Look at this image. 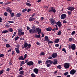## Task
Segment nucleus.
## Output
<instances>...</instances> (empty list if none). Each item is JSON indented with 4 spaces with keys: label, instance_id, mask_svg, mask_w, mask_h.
<instances>
[{
    "label": "nucleus",
    "instance_id": "nucleus-3",
    "mask_svg": "<svg viewBox=\"0 0 77 77\" xmlns=\"http://www.w3.org/2000/svg\"><path fill=\"white\" fill-rule=\"evenodd\" d=\"M50 21L51 24L52 25H53V24H56V21L53 19H50Z\"/></svg>",
    "mask_w": 77,
    "mask_h": 77
},
{
    "label": "nucleus",
    "instance_id": "nucleus-64",
    "mask_svg": "<svg viewBox=\"0 0 77 77\" xmlns=\"http://www.w3.org/2000/svg\"><path fill=\"white\" fill-rule=\"evenodd\" d=\"M36 44L37 45H40V43H39L38 42H36Z\"/></svg>",
    "mask_w": 77,
    "mask_h": 77
},
{
    "label": "nucleus",
    "instance_id": "nucleus-9",
    "mask_svg": "<svg viewBox=\"0 0 77 77\" xmlns=\"http://www.w3.org/2000/svg\"><path fill=\"white\" fill-rule=\"evenodd\" d=\"M67 9L69 10V11H74V7H73L69 6L67 8Z\"/></svg>",
    "mask_w": 77,
    "mask_h": 77
},
{
    "label": "nucleus",
    "instance_id": "nucleus-8",
    "mask_svg": "<svg viewBox=\"0 0 77 77\" xmlns=\"http://www.w3.org/2000/svg\"><path fill=\"white\" fill-rule=\"evenodd\" d=\"M75 72H76V70L74 69H72L70 72V74L72 75H74Z\"/></svg>",
    "mask_w": 77,
    "mask_h": 77
},
{
    "label": "nucleus",
    "instance_id": "nucleus-56",
    "mask_svg": "<svg viewBox=\"0 0 77 77\" xmlns=\"http://www.w3.org/2000/svg\"><path fill=\"white\" fill-rule=\"evenodd\" d=\"M5 27H9V25H8V24H6L5 25Z\"/></svg>",
    "mask_w": 77,
    "mask_h": 77
},
{
    "label": "nucleus",
    "instance_id": "nucleus-59",
    "mask_svg": "<svg viewBox=\"0 0 77 77\" xmlns=\"http://www.w3.org/2000/svg\"><path fill=\"white\" fill-rule=\"evenodd\" d=\"M26 29L27 30H30V27H29V26H27L26 28Z\"/></svg>",
    "mask_w": 77,
    "mask_h": 77
},
{
    "label": "nucleus",
    "instance_id": "nucleus-24",
    "mask_svg": "<svg viewBox=\"0 0 77 77\" xmlns=\"http://www.w3.org/2000/svg\"><path fill=\"white\" fill-rule=\"evenodd\" d=\"M35 37L36 38H41V35H40V34L36 35H35Z\"/></svg>",
    "mask_w": 77,
    "mask_h": 77
},
{
    "label": "nucleus",
    "instance_id": "nucleus-58",
    "mask_svg": "<svg viewBox=\"0 0 77 77\" xmlns=\"http://www.w3.org/2000/svg\"><path fill=\"white\" fill-rule=\"evenodd\" d=\"M63 23H67V22L66 21V20H63Z\"/></svg>",
    "mask_w": 77,
    "mask_h": 77
},
{
    "label": "nucleus",
    "instance_id": "nucleus-10",
    "mask_svg": "<svg viewBox=\"0 0 77 77\" xmlns=\"http://www.w3.org/2000/svg\"><path fill=\"white\" fill-rule=\"evenodd\" d=\"M57 56V54L56 53H54L52 55L51 57L53 58H56Z\"/></svg>",
    "mask_w": 77,
    "mask_h": 77
},
{
    "label": "nucleus",
    "instance_id": "nucleus-53",
    "mask_svg": "<svg viewBox=\"0 0 77 77\" xmlns=\"http://www.w3.org/2000/svg\"><path fill=\"white\" fill-rule=\"evenodd\" d=\"M48 43H53V42L51 41H49L48 40Z\"/></svg>",
    "mask_w": 77,
    "mask_h": 77
},
{
    "label": "nucleus",
    "instance_id": "nucleus-41",
    "mask_svg": "<svg viewBox=\"0 0 77 77\" xmlns=\"http://www.w3.org/2000/svg\"><path fill=\"white\" fill-rule=\"evenodd\" d=\"M75 31H74L72 32L71 35H74V34H75Z\"/></svg>",
    "mask_w": 77,
    "mask_h": 77
},
{
    "label": "nucleus",
    "instance_id": "nucleus-52",
    "mask_svg": "<svg viewBox=\"0 0 77 77\" xmlns=\"http://www.w3.org/2000/svg\"><path fill=\"white\" fill-rule=\"evenodd\" d=\"M3 73V70L0 71V75Z\"/></svg>",
    "mask_w": 77,
    "mask_h": 77
},
{
    "label": "nucleus",
    "instance_id": "nucleus-18",
    "mask_svg": "<svg viewBox=\"0 0 77 77\" xmlns=\"http://www.w3.org/2000/svg\"><path fill=\"white\" fill-rule=\"evenodd\" d=\"M15 50L16 51L17 53V54H18L19 53H20V50L18 49V48H15Z\"/></svg>",
    "mask_w": 77,
    "mask_h": 77
},
{
    "label": "nucleus",
    "instance_id": "nucleus-1",
    "mask_svg": "<svg viewBox=\"0 0 77 77\" xmlns=\"http://www.w3.org/2000/svg\"><path fill=\"white\" fill-rule=\"evenodd\" d=\"M48 11L49 12H53L54 13H55L56 11V9H54V7H51L50 8H49Z\"/></svg>",
    "mask_w": 77,
    "mask_h": 77
},
{
    "label": "nucleus",
    "instance_id": "nucleus-14",
    "mask_svg": "<svg viewBox=\"0 0 77 77\" xmlns=\"http://www.w3.org/2000/svg\"><path fill=\"white\" fill-rule=\"evenodd\" d=\"M45 39L44 40V41H47V42H48V41H49V39H48V37L47 36H45Z\"/></svg>",
    "mask_w": 77,
    "mask_h": 77
},
{
    "label": "nucleus",
    "instance_id": "nucleus-48",
    "mask_svg": "<svg viewBox=\"0 0 77 77\" xmlns=\"http://www.w3.org/2000/svg\"><path fill=\"white\" fill-rule=\"evenodd\" d=\"M10 47V45L9 44H7L6 47H7V48H9V47Z\"/></svg>",
    "mask_w": 77,
    "mask_h": 77
},
{
    "label": "nucleus",
    "instance_id": "nucleus-34",
    "mask_svg": "<svg viewBox=\"0 0 77 77\" xmlns=\"http://www.w3.org/2000/svg\"><path fill=\"white\" fill-rule=\"evenodd\" d=\"M7 32H8V30H5L3 31L2 32V33H7Z\"/></svg>",
    "mask_w": 77,
    "mask_h": 77
},
{
    "label": "nucleus",
    "instance_id": "nucleus-44",
    "mask_svg": "<svg viewBox=\"0 0 77 77\" xmlns=\"http://www.w3.org/2000/svg\"><path fill=\"white\" fill-rule=\"evenodd\" d=\"M4 16H5V17L7 16L8 15V13L6 12H5L4 14Z\"/></svg>",
    "mask_w": 77,
    "mask_h": 77
},
{
    "label": "nucleus",
    "instance_id": "nucleus-29",
    "mask_svg": "<svg viewBox=\"0 0 77 77\" xmlns=\"http://www.w3.org/2000/svg\"><path fill=\"white\" fill-rule=\"evenodd\" d=\"M62 33V31L60 30H59L58 31V32L57 33V35H60Z\"/></svg>",
    "mask_w": 77,
    "mask_h": 77
},
{
    "label": "nucleus",
    "instance_id": "nucleus-49",
    "mask_svg": "<svg viewBox=\"0 0 77 77\" xmlns=\"http://www.w3.org/2000/svg\"><path fill=\"white\" fill-rule=\"evenodd\" d=\"M31 75L32 77H35V75L34 73H32Z\"/></svg>",
    "mask_w": 77,
    "mask_h": 77
},
{
    "label": "nucleus",
    "instance_id": "nucleus-45",
    "mask_svg": "<svg viewBox=\"0 0 77 77\" xmlns=\"http://www.w3.org/2000/svg\"><path fill=\"white\" fill-rule=\"evenodd\" d=\"M27 9L25 8V9H23L22 10V12L23 13H24V12H26V11H27Z\"/></svg>",
    "mask_w": 77,
    "mask_h": 77
},
{
    "label": "nucleus",
    "instance_id": "nucleus-17",
    "mask_svg": "<svg viewBox=\"0 0 77 77\" xmlns=\"http://www.w3.org/2000/svg\"><path fill=\"white\" fill-rule=\"evenodd\" d=\"M18 35L20 36H21V35H24V32H22L20 33H18Z\"/></svg>",
    "mask_w": 77,
    "mask_h": 77
},
{
    "label": "nucleus",
    "instance_id": "nucleus-35",
    "mask_svg": "<svg viewBox=\"0 0 77 77\" xmlns=\"http://www.w3.org/2000/svg\"><path fill=\"white\" fill-rule=\"evenodd\" d=\"M57 68L58 69H61L62 68V66H61V65H59L57 66Z\"/></svg>",
    "mask_w": 77,
    "mask_h": 77
},
{
    "label": "nucleus",
    "instance_id": "nucleus-19",
    "mask_svg": "<svg viewBox=\"0 0 77 77\" xmlns=\"http://www.w3.org/2000/svg\"><path fill=\"white\" fill-rule=\"evenodd\" d=\"M6 11L7 12H9V13H10V14L12 13V11L11 9L7 10Z\"/></svg>",
    "mask_w": 77,
    "mask_h": 77
},
{
    "label": "nucleus",
    "instance_id": "nucleus-4",
    "mask_svg": "<svg viewBox=\"0 0 77 77\" xmlns=\"http://www.w3.org/2000/svg\"><path fill=\"white\" fill-rule=\"evenodd\" d=\"M66 17V14H63L61 16L60 18L61 20H63L65 19Z\"/></svg>",
    "mask_w": 77,
    "mask_h": 77
},
{
    "label": "nucleus",
    "instance_id": "nucleus-61",
    "mask_svg": "<svg viewBox=\"0 0 77 77\" xmlns=\"http://www.w3.org/2000/svg\"><path fill=\"white\" fill-rule=\"evenodd\" d=\"M38 63H39V64H40V63H42V61L41 60L38 61Z\"/></svg>",
    "mask_w": 77,
    "mask_h": 77
},
{
    "label": "nucleus",
    "instance_id": "nucleus-15",
    "mask_svg": "<svg viewBox=\"0 0 77 77\" xmlns=\"http://www.w3.org/2000/svg\"><path fill=\"white\" fill-rule=\"evenodd\" d=\"M53 65H56L57 63V59H55L54 60V62L53 63Z\"/></svg>",
    "mask_w": 77,
    "mask_h": 77
},
{
    "label": "nucleus",
    "instance_id": "nucleus-50",
    "mask_svg": "<svg viewBox=\"0 0 77 77\" xmlns=\"http://www.w3.org/2000/svg\"><path fill=\"white\" fill-rule=\"evenodd\" d=\"M46 65V66H47V67H50V66H51V64H47V65Z\"/></svg>",
    "mask_w": 77,
    "mask_h": 77
},
{
    "label": "nucleus",
    "instance_id": "nucleus-55",
    "mask_svg": "<svg viewBox=\"0 0 77 77\" xmlns=\"http://www.w3.org/2000/svg\"><path fill=\"white\" fill-rule=\"evenodd\" d=\"M2 40L4 42H6L7 41V40L5 38H2Z\"/></svg>",
    "mask_w": 77,
    "mask_h": 77
},
{
    "label": "nucleus",
    "instance_id": "nucleus-20",
    "mask_svg": "<svg viewBox=\"0 0 77 77\" xmlns=\"http://www.w3.org/2000/svg\"><path fill=\"white\" fill-rule=\"evenodd\" d=\"M60 40L59 39V38L58 39H56L54 40V43H58L59 42Z\"/></svg>",
    "mask_w": 77,
    "mask_h": 77
},
{
    "label": "nucleus",
    "instance_id": "nucleus-11",
    "mask_svg": "<svg viewBox=\"0 0 77 77\" xmlns=\"http://www.w3.org/2000/svg\"><path fill=\"white\" fill-rule=\"evenodd\" d=\"M71 48L72 50H74L75 49V45L73 44L71 45Z\"/></svg>",
    "mask_w": 77,
    "mask_h": 77
},
{
    "label": "nucleus",
    "instance_id": "nucleus-13",
    "mask_svg": "<svg viewBox=\"0 0 77 77\" xmlns=\"http://www.w3.org/2000/svg\"><path fill=\"white\" fill-rule=\"evenodd\" d=\"M21 13H18L16 14V17L17 18H19V17H20L21 16Z\"/></svg>",
    "mask_w": 77,
    "mask_h": 77
},
{
    "label": "nucleus",
    "instance_id": "nucleus-60",
    "mask_svg": "<svg viewBox=\"0 0 77 77\" xmlns=\"http://www.w3.org/2000/svg\"><path fill=\"white\" fill-rule=\"evenodd\" d=\"M27 54H25L24 55V59H26V58L27 57Z\"/></svg>",
    "mask_w": 77,
    "mask_h": 77
},
{
    "label": "nucleus",
    "instance_id": "nucleus-46",
    "mask_svg": "<svg viewBox=\"0 0 77 77\" xmlns=\"http://www.w3.org/2000/svg\"><path fill=\"white\" fill-rule=\"evenodd\" d=\"M68 74V72H67L65 73H64V75H67Z\"/></svg>",
    "mask_w": 77,
    "mask_h": 77
},
{
    "label": "nucleus",
    "instance_id": "nucleus-43",
    "mask_svg": "<svg viewBox=\"0 0 77 77\" xmlns=\"http://www.w3.org/2000/svg\"><path fill=\"white\" fill-rule=\"evenodd\" d=\"M53 63V61H51V60H49V63L50 64H52Z\"/></svg>",
    "mask_w": 77,
    "mask_h": 77
},
{
    "label": "nucleus",
    "instance_id": "nucleus-30",
    "mask_svg": "<svg viewBox=\"0 0 77 77\" xmlns=\"http://www.w3.org/2000/svg\"><path fill=\"white\" fill-rule=\"evenodd\" d=\"M32 30H36V26L35 25H33L32 27Z\"/></svg>",
    "mask_w": 77,
    "mask_h": 77
},
{
    "label": "nucleus",
    "instance_id": "nucleus-57",
    "mask_svg": "<svg viewBox=\"0 0 77 77\" xmlns=\"http://www.w3.org/2000/svg\"><path fill=\"white\" fill-rule=\"evenodd\" d=\"M71 11H68V14L69 15H71Z\"/></svg>",
    "mask_w": 77,
    "mask_h": 77
},
{
    "label": "nucleus",
    "instance_id": "nucleus-36",
    "mask_svg": "<svg viewBox=\"0 0 77 77\" xmlns=\"http://www.w3.org/2000/svg\"><path fill=\"white\" fill-rule=\"evenodd\" d=\"M62 51H64V52L65 53H66V50H65V49L64 48H63L62 49Z\"/></svg>",
    "mask_w": 77,
    "mask_h": 77
},
{
    "label": "nucleus",
    "instance_id": "nucleus-5",
    "mask_svg": "<svg viewBox=\"0 0 77 77\" xmlns=\"http://www.w3.org/2000/svg\"><path fill=\"white\" fill-rule=\"evenodd\" d=\"M56 24L58 26L59 28H60V27H61L62 26L60 21H58L56 23Z\"/></svg>",
    "mask_w": 77,
    "mask_h": 77
},
{
    "label": "nucleus",
    "instance_id": "nucleus-7",
    "mask_svg": "<svg viewBox=\"0 0 77 77\" xmlns=\"http://www.w3.org/2000/svg\"><path fill=\"white\" fill-rule=\"evenodd\" d=\"M36 31L38 32V34H39L41 33V29H39V28H36Z\"/></svg>",
    "mask_w": 77,
    "mask_h": 77
},
{
    "label": "nucleus",
    "instance_id": "nucleus-23",
    "mask_svg": "<svg viewBox=\"0 0 77 77\" xmlns=\"http://www.w3.org/2000/svg\"><path fill=\"white\" fill-rule=\"evenodd\" d=\"M24 48H27L28 46V44L26 43H25L23 45Z\"/></svg>",
    "mask_w": 77,
    "mask_h": 77
},
{
    "label": "nucleus",
    "instance_id": "nucleus-25",
    "mask_svg": "<svg viewBox=\"0 0 77 77\" xmlns=\"http://www.w3.org/2000/svg\"><path fill=\"white\" fill-rule=\"evenodd\" d=\"M19 60H24V57L23 56H20L19 57Z\"/></svg>",
    "mask_w": 77,
    "mask_h": 77
},
{
    "label": "nucleus",
    "instance_id": "nucleus-42",
    "mask_svg": "<svg viewBox=\"0 0 77 77\" xmlns=\"http://www.w3.org/2000/svg\"><path fill=\"white\" fill-rule=\"evenodd\" d=\"M48 63H49V60H47L45 62V64H48Z\"/></svg>",
    "mask_w": 77,
    "mask_h": 77
},
{
    "label": "nucleus",
    "instance_id": "nucleus-28",
    "mask_svg": "<svg viewBox=\"0 0 77 77\" xmlns=\"http://www.w3.org/2000/svg\"><path fill=\"white\" fill-rule=\"evenodd\" d=\"M24 73V71L22 70L19 72V74L20 75H23V73Z\"/></svg>",
    "mask_w": 77,
    "mask_h": 77
},
{
    "label": "nucleus",
    "instance_id": "nucleus-63",
    "mask_svg": "<svg viewBox=\"0 0 77 77\" xmlns=\"http://www.w3.org/2000/svg\"><path fill=\"white\" fill-rule=\"evenodd\" d=\"M30 11H31V9L30 8H29L27 10V12H29Z\"/></svg>",
    "mask_w": 77,
    "mask_h": 77
},
{
    "label": "nucleus",
    "instance_id": "nucleus-38",
    "mask_svg": "<svg viewBox=\"0 0 77 77\" xmlns=\"http://www.w3.org/2000/svg\"><path fill=\"white\" fill-rule=\"evenodd\" d=\"M73 39V38H71L69 39V42H71V41H72V39Z\"/></svg>",
    "mask_w": 77,
    "mask_h": 77
},
{
    "label": "nucleus",
    "instance_id": "nucleus-37",
    "mask_svg": "<svg viewBox=\"0 0 77 77\" xmlns=\"http://www.w3.org/2000/svg\"><path fill=\"white\" fill-rule=\"evenodd\" d=\"M16 33H17V32H15L14 33L12 36V38H14V36H15V35H16Z\"/></svg>",
    "mask_w": 77,
    "mask_h": 77
},
{
    "label": "nucleus",
    "instance_id": "nucleus-39",
    "mask_svg": "<svg viewBox=\"0 0 77 77\" xmlns=\"http://www.w3.org/2000/svg\"><path fill=\"white\" fill-rule=\"evenodd\" d=\"M18 39H19V37L17 36L15 38L14 40H15V41H17V40H18Z\"/></svg>",
    "mask_w": 77,
    "mask_h": 77
},
{
    "label": "nucleus",
    "instance_id": "nucleus-21",
    "mask_svg": "<svg viewBox=\"0 0 77 77\" xmlns=\"http://www.w3.org/2000/svg\"><path fill=\"white\" fill-rule=\"evenodd\" d=\"M35 20V18L32 17H31L29 18V21H32L33 20Z\"/></svg>",
    "mask_w": 77,
    "mask_h": 77
},
{
    "label": "nucleus",
    "instance_id": "nucleus-26",
    "mask_svg": "<svg viewBox=\"0 0 77 77\" xmlns=\"http://www.w3.org/2000/svg\"><path fill=\"white\" fill-rule=\"evenodd\" d=\"M26 5H27L28 6H29V7L32 6V5H31V4L28 2H26Z\"/></svg>",
    "mask_w": 77,
    "mask_h": 77
},
{
    "label": "nucleus",
    "instance_id": "nucleus-40",
    "mask_svg": "<svg viewBox=\"0 0 77 77\" xmlns=\"http://www.w3.org/2000/svg\"><path fill=\"white\" fill-rule=\"evenodd\" d=\"M11 13V14H11V17H13L14 16V15H15V14L14 13Z\"/></svg>",
    "mask_w": 77,
    "mask_h": 77
},
{
    "label": "nucleus",
    "instance_id": "nucleus-6",
    "mask_svg": "<svg viewBox=\"0 0 77 77\" xmlns=\"http://www.w3.org/2000/svg\"><path fill=\"white\" fill-rule=\"evenodd\" d=\"M26 64L29 66H32V65H33L34 63L32 61H29Z\"/></svg>",
    "mask_w": 77,
    "mask_h": 77
},
{
    "label": "nucleus",
    "instance_id": "nucleus-2",
    "mask_svg": "<svg viewBox=\"0 0 77 77\" xmlns=\"http://www.w3.org/2000/svg\"><path fill=\"white\" fill-rule=\"evenodd\" d=\"M69 64L68 63H66L64 64V67L66 69H68L69 68Z\"/></svg>",
    "mask_w": 77,
    "mask_h": 77
},
{
    "label": "nucleus",
    "instance_id": "nucleus-47",
    "mask_svg": "<svg viewBox=\"0 0 77 77\" xmlns=\"http://www.w3.org/2000/svg\"><path fill=\"white\" fill-rule=\"evenodd\" d=\"M55 46L56 47H58L59 46V44H55Z\"/></svg>",
    "mask_w": 77,
    "mask_h": 77
},
{
    "label": "nucleus",
    "instance_id": "nucleus-12",
    "mask_svg": "<svg viewBox=\"0 0 77 77\" xmlns=\"http://www.w3.org/2000/svg\"><path fill=\"white\" fill-rule=\"evenodd\" d=\"M34 72H35V74H37L38 73V69L35 68L33 69Z\"/></svg>",
    "mask_w": 77,
    "mask_h": 77
},
{
    "label": "nucleus",
    "instance_id": "nucleus-54",
    "mask_svg": "<svg viewBox=\"0 0 77 77\" xmlns=\"http://www.w3.org/2000/svg\"><path fill=\"white\" fill-rule=\"evenodd\" d=\"M36 13H34L32 16L31 17H34V16H35V15H36Z\"/></svg>",
    "mask_w": 77,
    "mask_h": 77
},
{
    "label": "nucleus",
    "instance_id": "nucleus-27",
    "mask_svg": "<svg viewBox=\"0 0 77 77\" xmlns=\"http://www.w3.org/2000/svg\"><path fill=\"white\" fill-rule=\"evenodd\" d=\"M23 32V29H18V33H21V32Z\"/></svg>",
    "mask_w": 77,
    "mask_h": 77
},
{
    "label": "nucleus",
    "instance_id": "nucleus-31",
    "mask_svg": "<svg viewBox=\"0 0 77 77\" xmlns=\"http://www.w3.org/2000/svg\"><path fill=\"white\" fill-rule=\"evenodd\" d=\"M8 31L10 32H13V29L12 28H10L8 29Z\"/></svg>",
    "mask_w": 77,
    "mask_h": 77
},
{
    "label": "nucleus",
    "instance_id": "nucleus-22",
    "mask_svg": "<svg viewBox=\"0 0 77 77\" xmlns=\"http://www.w3.org/2000/svg\"><path fill=\"white\" fill-rule=\"evenodd\" d=\"M31 46L32 45H31L30 44H29L28 45V46L26 48V49L28 50L29 48H30L31 47Z\"/></svg>",
    "mask_w": 77,
    "mask_h": 77
},
{
    "label": "nucleus",
    "instance_id": "nucleus-51",
    "mask_svg": "<svg viewBox=\"0 0 77 77\" xmlns=\"http://www.w3.org/2000/svg\"><path fill=\"white\" fill-rule=\"evenodd\" d=\"M8 23H14V21H8Z\"/></svg>",
    "mask_w": 77,
    "mask_h": 77
},
{
    "label": "nucleus",
    "instance_id": "nucleus-62",
    "mask_svg": "<svg viewBox=\"0 0 77 77\" xmlns=\"http://www.w3.org/2000/svg\"><path fill=\"white\" fill-rule=\"evenodd\" d=\"M36 32V30H32V33H35Z\"/></svg>",
    "mask_w": 77,
    "mask_h": 77
},
{
    "label": "nucleus",
    "instance_id": "nucleus-32",
    "mask_svg": "<svg viewBox=\"0 0 77 77\" xmlns=\"http://www.w3.org/2000/svg\"><path fill=\"white\" fill-rule=\"evenodd\" d=\"M54 27H55V30H58V27L57 26L55 25H54Z\"/></svg>",
    "mask_w": 77,
    "mask_h": 77
},
{
    "label": "nucleus",
    "instance_id": "nucleus-33",
    "mask_svg": "<svg viewBox=\"0 0 77 77\" xmlns=\"http://www.w3.org/2000/svg\"><path fill=\"white\" fill-rule=\"evenodd\" d=\"M45 52H41L40 54V56H43V55H45Z\"/></svg>",
    "mask_w": 77,
    "mask_h": 77
},
{
    "label": "nucleus",
    "instance_id": "nucleus-16",
    "mask_svg": "<svg viewBox=\"0 0 77 77\" xmlns=\"http://www.w3.org/2000/svg\"><path fill=\"white\" fill-rule=\"evenodd\" d=\"M46 30L48 32H50L51 30H52V28L51 27H48L46 28Z\"/></svg>",
    "mask_w": 77,
    "mask_h": 77
}]
</instances>
